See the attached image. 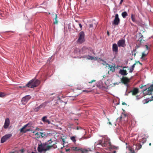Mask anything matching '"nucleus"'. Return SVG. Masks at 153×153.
Segmentation results:
<instances>
[{"instance_id": "nucleus-13", "label": "nucleus", "mask_w": 153, "mask_h": 153, "mask_svg": "<svg viewBox=\"0 0 153 153\" xmlns=\"http://www.w3.org/2000/svg\"><path fill=\"white\" fill-rule=\"evenodd\" d=\"M10 124V121L8 118H7L5 120L4 125L3 126L4 128L5 129H7L8 127Z\"/></svg>"}, {"instance_id": "nucleus-29", "label": "nucleus", "mask_w": 153, "mask_h": 153, "mask_svg": "<svg viewBox=\"0 0 153 153\" xmlns=\"http://www.w3.org/2000/svg\"><path fill=\"white\" fill-rule=\"evenodd\" d=\"M131 18L133 22H135V19L134 18V16L133 15V14H131Z\"/></svg>"}, {"instance_id": "nucleus-12", "label": "nucleus", "mask_w": 153, "mask_h": 153, "mask_svg": "<svg viewBox=\"0 0 153 153\" xmlns=\"http://www.w3.org/2000/svg\"><path fill=\"white\" fill-rule=\"evenodd\" d=\"M121 82L124 84H127L129 82L130 79L127 77L123 76L121 79Z\"/></svg>"}, {"instance_id": "nucleus-22", "label": "nucleus", "mask_w": 153, "mask_h": 153, "mask_svg": "<svg viewBox=\"0 0 153 153\" xmlns=\"http://www.w3.org/2000/svg\"><path fill=\"white\" fill-rule=\"evenodd\" d=\"M109 68V70L113 72H114L115 70V67L112 65H108V66Z\"/></svg>"}, {"instance_id": "nucleus-19", "label": "nucleus", "mask_w": 153, "mask_h": 153, "mask_svg": "<svg viewBox=\"0 0 153 153\" xmlns=\"http://www.w3.org/2000/svg\"><path fill=\"white\" fill-rule=\"evenodd\" d=\"M42 120L44 123H47L48 124L50 123V121L47 119L46 116H44L42 118Z\"/></svg>"}, {"instance_id": "nucleus-33", "label": "nucleus", "mask_w": 153, "mask_h": 153, "mask_svg": "<svg viewBox=\"0 0 153 153\" xmlns=\"http://www.w3.org/2000/svg\"><path fill=\"white\" fill-rule=\"evenodd\" d=\"M140 47V45H136L135 46V49L133 50V51L134 52H135L136 51V49Z\"/></svg>"}, {"instance_id": "nucleus-7", "label": "nucleus", "mask_w": 153, "mask_h": 153, "mask_svg": "<svg viewBox=\"0 0 153 153\" xmlns=\"http://www.w3.org/2000/svg\"><path fill=\"white\" fill-rule=\"evenodd\" d=\"M31 98V96L29 95H26L23 97L22 100V103L23 104H25Z\"/></svg>"}, {"instance_id": "nucleus-55", "label": "nucleus", "mask_w": 153, "mask_h": 153, "mask_svg": "<svg viewBox=\"0 0 153 153\" xmlns=\"http://www.w3.org/2000/svg\"><path fill=\"white\" fill-rule=\"evenodd\" d=\"M128 68V67H126V66H124V67H123V68Z\"/></svg>"}, {"instance_id": "nucleus-48", "label": "nucleus", "mask_w": 153, "mask_h": 153, "mask_svg": "<svg viewBox=\"0 0 153 153\" xmlns=\"http://www.w3.org/2000/svg\"><path fill=\"white\" fill-rule=\"evenodd\" d=\"M70 150H71V149H66V152H68V151H69Z\"/></svg>"}, {"instance_id": "nucleus-23", "label": "nucleus", "mask_w": 153, "mask_h": 153, "mask_svg": "<svg viewBox=\"0 0 153 153\" xmlns=\"http://www.w3.org/2000/svg\"><path fill=\"white\" fill-rule=\"evenodd\" d=\"M87 59L88 60H92L94 59L95 60H96L97 59L96 57H94L88 55H87Z\"/></svg>"}, {"instance_id": "nucleus-39", "label": "nucleus", "mask_w": 153, "mask_h": 153, "mask_svg": "<svg viewBox=\"0 0 153 153\" xmlns=\"http://www.w3.org/2000/svg\"><path fill=\"white\" fill-rule=\"evenodd\" d=\"M95 82V80H91L90 82H89L88 83H93V82Z\"/></svg>"}, {"instance_id": "nucleus-44", "label": "nucleus", "mask_w": 153, "mask_h": 153, "mask_svg": "<svg viewBox=\"0 0 153 153\" xmlns=\"http://www.w3.org/2000/svg\"><path fill=\"white\" fill-rule=\"evenodd\" d=\"M39 130H40V128H39L38 127H36V131H39Z\"/></svg>"}, {"instance_id": "nucleus-30", "label": "nucleus", "mask_w": 153, "mask_h": 153, "mask_svg": "<svg viewBox=\"0 0 153 153\" xmlns=\"http://www.w3.org/2000/svg\"><path fill=\"white\" fill-rule=\"evenodd\" d=\"M71 139L72 141L75 143L76 141V140L75 139V136H72L71 138Z\"/></svg>"}, {"instance_id": "nucleus-45", "label": "nucleus", "mask_w": 153, "mask_h": 153, "mask_svg": "<svg viewBox=\"0 0 153 153\" xmlns=\"http://www.w3.org/2000/svg\"><path fill=\"white\" fill-rule=\"evenodd\" d=\"M107 35H108V36H109V35H110L109 33V32L108 31H107Z\"/></svg>"}, {"instance_id": "nucleus-59", "label": "nucleus", "mask_w": 153, "mask_h": 153, "mask_svg": "<svg viewBox=\"0 0 153 153\" xmlns=\"http://www.w3.org/2000/svg\"><path fill=\"white\" fill-rule=\"evenodd\" d=\"M33 133H34V131H33Z\"/></svg>"}, {"instance_id": "nucleus-36", "label": "nucleus", "mask_w": 153, "mask_h": 153, "mask_svg": "<svg viewBox=\"0 0 153 153\" xmlns=\"http://www.w3.org/2000/svg\"><path fill=\"white\" fill-rule=\"evenodd\" d=\"M87 55H84L83 56H82L81 57V58H86L87 59Z\"/></svg>"}, {"instance_id": "nucleus-43", "label": "nucleus", "mask_w": 153, "mask_h": 153, "mask_svg": "<svg viewBox=\"0 0 153 153\" xmlns=\"http://www.w3.org/2000/svg\"><path fill=\"white\" fill-rule=\"evenodd\" d=\"M20 151L21 152V153H23L24 152V150L23 149H21L20 150Z\"/></svg>"}, {"instance_id": "nucleus-37", "label": "nucleus", "mask_w": 153, "mask_h": 153, "mask_svg": "<svg viewBox=\"0 0 153 153\" xmlns=\"http://www.w3.org/2000/svg\"><path fill=\"white\" fill-rule=\"evenodd\" d=\"M129 150H130V152L131 153V152H133V151H134V149H133L132 148H129Z\"/></svg>"}, {"instance_id": "nucleus-2", "label": "nucleus", "mask_w": 153, "mask_h": 153, "mask_svg": "<svg viewBox=\"0 0 153 153\" xmlns=\"http://www.w3.org/2000/svg\"><path fill=\"white\" fill-rule=\"evenodd\" d=\"M47 143H42L40 142V144H38L37 150L39 152L41 153L43 152H45L49 150L50 146H47Z\"/></svg>"}, {"instance_id": "nucleus-28", "label": "nucleus", "mask_w": 153, "mask_h": 153, "mask_svg": "<svg viewBox=\"0 0 153 153\" xmlns=\"http://www.w3.org/2000/svg\"><path fill=\"white\" fill-rule=\"evenodd\" d=\"M127 115L125 113H122V114L121 115V116L120 117V119H122V118H124L126 117L127 116Z\"/></svg>"}, {"instance_id": "nucleus-11", "label": "nucleus", "mask_w": 153, "mask_h": 153, "mask_svg": "<svg viewBox=\"0 0 153 153\" xmlns=\"http://www.w3.org/2000/svg\"><path fill=\"white\" fill-rule=\"evenodd\" d=\"M126 41L124 39H122L119 40L117 42V45L119 47H125Z\"/></svg>"}, {"instance_id": "nucleus-5", "label": "nucleus", "mask_w": 153, "mask_h": 153, "mask_svg": "<svg viewBox=\"0 0 153 153\" xmlns=\"http://www.w3.org/2000/svg\"><path fill=\"white\" fill-rule=\"evenodd\" d=\"M79 38L77 40L78 43L82 44L85 41V34L83 31L80 32L78 34Z\"/></svg>"}, {"instance_id": "nucleus-40", "label": "nucleus", "mask_w": 153, "mask_h": 153, "mask_svg": "<svg viewBox=\"0 0 153 153\" xmlns=\"http://www.w3.org/2000/svg\"><path fill=\"white\" fill-rule=\"evenodd\" d=\"M145 47H146V51H148V50H149V47L147 45H145Z\"/></svg>"}, {"instance_id": "nucleus-60", "label": "nucleus", "mask_w": 153, "mask_h": 153, "mask_svg": "<svg viewBox=\"0 0 153 153\" xmlns=\"http://www.w3.org/2000/svg\"><path fill=\"white\" fill-rule=\"evenodd\" d=\"M28 153H30L29 152H28Z\"/></svg>"}, {"instance_id": "nucleus-54", "label": "nucleus", "mask_w": 153, "mask_h": 153, "mask_svg": "<svg viewBox=\"0 0 153 153\" xmlns=\"http://www.w3.org/2000/svg\"><path fill=\"white\" fill-rule=\"evenodd\" d=\"M108 123H109V124L110 125H112V124H111V122H108Z\"/></svg>"}, {"instance_id": "nucleus-57", "label": "nucleus", "mask_w": 153, "mask_h": 153, "mask_svg": "<svg viewBox=\"0 0 153 153\" xmlns=\"http://www.w3.org/2000/svg\"><path fill=\"white\" fill-rule=\"evenodd\" d=\"M143 86H142L140 87V88H143Z\"/></svg>"}, {"instance_id": "nucleus-31", "label": "nucleus", "mask_w": 153, "mask_h": 153, "mask_svg": "<svg viewBox=\"0 0 153 153\" xmlns=\"http://www.w3.org/2000/svg\"><path fill=\"white\" fill-rule=\"evenodd\" d=\"M103 141L102 140H100L97 142L98 144L101 145L102 146V144H103Z\"/></svg>"}, {"instance_id": "nucleus-46", "label": "nucleus", "mask_w": 153, "mask_h": 153, "mask_svg": "<svg viewBox=\"0 0 153 153\" xmlns=\"http://www.w3.org/2000/svg\"><path fill=\"white\" fill-rule=\"evenodd\" d=\"M133 52H134V51H132V55H134V56L135 57V56H136V53H134V54H133Z\"/></svg>"}, {"instance_id": "nucleus-16", "label": "nucleus", "mask_w": 153, "mask_h": 153, "mask_svg": "<svg viewBox=\"0 0 153 153\" xmlns=\"http://www.w3.org/2000/svg\"><path fill=\"white\" fill-rule=\"evenodd\" d=\"M53 141H52L51 139L50 140H48V141L45 142V143H47V145L48 146H50V147L49 148V150L53 147V145L54 144H52V143Z\"/></svg>"}, {"instance_id": "nucleus-3", "label": "nucleus", "mask_w": 153, "mask_h": 153, "mask_svg": "<svg viewBox=\"0 0 153 153\" xmlns=\"http://www.w3.org/2000/svg\"><path fill=\"white\" fill-rule=\"evenodd\" d=\"M102 146L109 148L110 149H117L118 148L117 147L111 145L110 140L109 138H107L104 140L103 144H102Z\"/></svg>"}, {"instance_id": "nucleus-18", "label": "nucleus", "mask_w": 153, "mask_h": 153, "mask_svg": "<svg viewBox=\"0 0 153 153\" xmlns=\"http://www.w3.org/2000/svg\"><path fill=\"white\" fill-rule=\"evenodd\" d=\"M149 52V51H145L143 52L142 53L141 59H143L144 57H145L148 55Z\"/></svg>"}, {"instance_id": "nucleus-8", "label": "nucleus", "mask_w": 153, "mask_h": 153, "mask_svg": "<svg viewBox=\"0 0 153 153\" xmlns=\"http://www.w3.org/2000/svg\"><path fill=\"white\" fill-rule=\"evenodd\" d=\"M71 150L78 152H82V153H83L84 152V151L82 148L78 147L73 146L71 147Z\"/></svg>"}, {"instance_id": "nucleus-52", "label": "nucleus", "mask_w": 153, "mask_h": 153, "mask_svg": "<svg viewBox=\"0 0 153 153\" xmlns=\"http://www.w3.org/2000/svg\"><path fill=\"white\" fill-rule=\"evenodd\" d=\"M122 104L123 105H126V104L124 102H123Z\"/></svg>"}, {"instance_id": "nucleus-50", "label": "nucleus", "mask_w": 153, "mask_h": 153, "mask_svg": "<svg viewBox=\"0 0 153 153\" xmlns=\"http://www.w3.org/2000/svg\"><path fill=\"white\" fill-rule=\"evenodd\" d=\"M137 62V63H139V64H140V65H142V64L141 63H140V61H138L137 62H136V63Z\"/></svg>"}, {"instance_id": "nucleus-53", "label": "nucleus", "mask_w": 153, "mask_h": 153, "mask_svg": "<svg viewBox=\"0 0 153 153\" xmlns=\"http://www.w3.org/2000/svg\"><path fill=\"white\" fill-rule=\"evenodd\" d=\"M116 153V151H114L113 152H112V153Z\"/></svg>"}, {"instance_id": "nucleus-9", "label": "nucleus", "mask_w": 153, "mask_h": 153, "mask_svg": "<svg viewBox=\"0 0 153 153\" xmlns=\"http://www.w3.org/2000/svg\"><path fill=\"white\" fill-rule=\"evenodd\" d=\"M120 22V19L119 18L118 14L115 15V18L112 22L113 25H118Z\"/></svg>"}, {"instance_id": "nucleus-6", "label": "nucleus", "mask_w": 153, "mask_h": 153, "mask_svg": "<svg viewBox=\"0 0 153 153\" xmlns=\"http://www.w3.org/2000/svg\"><path fill=\"white\" fill-rule=\"evenodd\" d=\"M49 133L45 131H43V132H40L39 133L37 132L36 133L35 135H37L38 137L37 138H39L40 137L42 138H45L47 137V136L48 135Z\"/></svg>"}, {"instance_id": "nucleus-41", "label": "nucleus", "mask_w": 153, "mask_h": 153, "mask_svg": "<svg viewBox=\"0 0 153 153\" xmlns=\"http://www.w3.org/2000/svg\"><path fill=\"white\" fill-rule=\"evenodd\" d=\"M82 91L84 92H90V91H88L87 90H83Z\"/></svg>"}, {"instance_id": "nucleus-47", "label": "nucleus", "mask_w": 153, "mask_h": 153, "mask_svg": "<svg viewBox=\"0 0 153 153\" xmlns=\"http://www.w3.org/2000/svg\"><path fill=\"white\" fill-rule=\"evenodd\" d=\"M123 0H121L120 3V4H122L123 1Z\"/></svg>"}, {"instance_id": "nucleus-51", "label": "nucleus", "mask_w": 153, "mask_h": 153, "mask_svg": "<svg viewBox=\"0 0 153 153\" xmlns=\"http://www.w3.org/2000/svg\"><path fill=\"white\" fill-rule=\"evenodd\" d=\"M39 131H41L42 132H43V131H44L43 130V129H42V128H40V130H39Z\"/></svg>"}, {"instance_id": "nucleus-15", "label": "nucleus", "mask_w": 153, "mask_h": 153, "mask_svg": "<svg viewBox=\"0 0 153 153\" xmlns=\"http://www.w3.org/2000/svg\"><path fill=\"white\" fill-rule=\"evenodd\" d=\"M129 92L132 93V95H135L139 92L138 89L137 88H134L133 90H131Z\"/></svg>"}, {"instance_id": "nucleus-35", "label": "nucleus", "mask_w": 153, "mask_h": 153, "mask_svg": "<svg viewBox=\"0 0 153 153\" xmlns=\"http://www.w3.org/2000/svg\"><path fill=\"white\" fill-rule=\"evenodd\" d=\"M61 139L62 140V141L63 142V144H64L65 143V139L64 138H62V137H61Z\"/></svg>"}, {"instance_id": "nucleus-14", "label": "nucleus", "mask_w": 153, "mask_h": 153, "mask_svg": "<svg viewBox=\"0 0 153 153\" xmlns=\"http://www.w3.org/2000/svg\"><path fill=\"white\" fill-rule=\"evenodd\" d=\"M47 103V102H45L38 107L35 108L34 109V111L36 112L38 111L39 110V109L42 108V107H45L46 106Z\"/></svg>"}, {"instance_id": "nucleus-24", "label": "nucleus", "mask_w": 153, "mask_h": 153, "mask_svg": "<svg viewBox=\"0 0 153 153\" xmlns=\"http://www.w3.org/2000/svg\"><path fill=\"white\" fill-rule=\"evenodd\" d=\"M136 64V63H135L131 67V68H130L129 71V72L130 73H132L133 70L134 69V68L135 67V65Z\"/></svg>"}, {"instance_id": "nucleus-25", "label": "nucleus", "mask_w": 153, "mask_h": 153, "mask_svg": "<svg viewBox=\"0 0 153 153\" xmlns=\"http://www.w3.org/2000/svg\"><path fill=\"white\" fill-rule=\"evenodd\" d=\"M57 16L56 14H55V18L54 19V21L53 22L54 24H57L58 23V21L57 19Z\"/></svg>"}, {"instance_id": "nucleus-34", "label": "nucleus", "mask_w": 153, "mask_h": 153, "mask_svg": "<svg viewBox=\"0 0 153 153\" xmlns=\"http://www.w3.org/2000/svg\"><path fill=\"white\" fill-rule=\"evenodd\" d=\"M5 95V93L3 92H0V97H3Z\"/></svg>"}, {"instance_id": "nucleus-10", "label": "nucleus", "mask_w": 153, "mask_h": 153, "mask_svg": "<svg viewBox=\"0 0 153 153\" xmlns=\"http://www.w3.org/2000/svg\"><path fill=\"white\" fill-rule=\"evenodd\" d=\"M12 136V134H7L3 136L1 139V143H3L7 140L8 139L10 138Z\"/></svg>"}, {"instance_id": "nucleus-20", "label": "nucleus", "mask_w": 153, "mask_h": 153, "mask_svg": "<svg viewBox=\"0 0 153 153\" xmlns=\"http://www.w3.org/2000/svg\"><path fill=\"white\" fill-rule=\"evenodd\" d=\"M119 73L122 75H126L128 74L127 73L126 71L125 70H120L119 72Z\"/></svg>"}, {"instance_id": "nucleus-56", "label": "nucleus", "mask_w": 153, "mask_h": 153, "mask_svg": "<svg viewBox=\"0 0 153 153\" xmlns=\"http://www.w3.org/2000/svg\"><path fill=\"white\" fill-rule=\"evenodd\" d=\"M76 129L77 130H79V127H77Z\"/></svg>"}, {"instance_id": "nucleus-17", "label": "nucleus", "mask_w": 153, "mask_h": 153, "mask_svg": "<svg viewBox=\"0 0 153 153\" xmlns=\"http://www.w3.org/2000/svg\"><path fill=\"white\" fill-rule=\"evenodd\" d=\"M112 50L114 52L117 53L118 51V48L116 44L114 43L112 45Z\"/></svg>"}, {"instance_id": "nucleus-49", "label": "nucleus", "mask_w": 153, "mask_h": 153, "mask_svg": "<svg viewBox=\"0 0 153 153\" xmlns=\"http://www.w3.org/2000/svg\"><path fill=\"white\" fill-rule=\"evenodd\" d=\"M88 49L91 51H93V50L91 48H88Z\"/></svg>"}, {"instance_id": "nucleus-42", "label": "nucleus", "mask_w": 153, "mask_h": 153, "mask_svg": "<svg viewBox=\"0 0 153 153\" xmlns=\"http://www.w3.org/2000/svg\"><path fill=\"white\" fill-rule=\"evenodd\" d=\"M89 25L90 28L92 27H93V25L92 24H89Z\"/></svg>"}, {"instance_id": "nucleus-21", "label": "nucleus", "mask_w": 153, "mask_h": 153, "mask_svg": "<svg viewBox=\"0 0 153 153\" xmlns=\"http://www.w3.org/2000/svg\"><path fill=\"white\" fill-rule=\"evenodd\" d=\"M87 50H88V48L84 47L82 48L80 52L82 54H85L87 52Z\"/></svg>"}, {"instance_id": "nucleus-26", "label": "nucleus", "mask_w": 153, "mask_h": 153, "mask_svg": "<svg viewBox=\"0 0 153 153\" xmlns=\"http://www.w3.org/2000/svg\"><path fill=\"white\" fill-rule=\"evenodd\" d=\"M122 16L123 18H125L128 16V14L126 12L124 11L122 13Z\"/></svg>"}, {"instance_id": "nucleus-4", "label": "nucleus", "mask_w": 153, "mask_h": 153, "mask_svg": "<svg viewBox=\"0 0 153 153\" xmlns=\"http://www.w3.org/2000/svg\"><path fill=\"white\" fill-rule=\"evenodd\" d=\"M33 123L31 122H30L27 124L24 125L22 128L20 129L21 132L25 133L27 131H30L31 129L30 128L32 127Z\"/></svg>"}, {"instance_id": "nucleus-58", "label": "nucleus", "mask_w": 153, "mask_h": 153, "mask_svg": "<svg viewBox=\"0 0 153 153\" xmlns=\"http://www.w3.org/2000/svg\"><path fill=\"white\" fill-rule=\"evenodd\" d=\"M151 143H150L149 144V146H151Z\"/></svg>"}, {"instance_id": "nucleus-32", "label": "nucleus", "mask_w": 153, "mask_h": 153, "mask_svg": "<svg viewBox=\"0 0 153 153\" xmlns=\"http://www.w3.org/2000/svg\"><path fill=\"white\" fill-rule=\"evenodd\" d=\"M101 61H102L103 62V63H102V64L104 65H108V64L105 61H104L103 60H102Z\"/></svg>"}, {"instance_id": "nucleus-27", "label": "nucleus", "mask_w": 153, "mask_h": 153, "mask_svg": "<svg viewBox=\"0 0 153 153\" xmlns=\"http://www.w3.org/2000/svg\"><path fill=\"white\" fill-rule=\"evenodd\" d=\"M143 37V36L142 34H140V37L139 38L138 40L140 43H143L144 41V40L142 39Z\"/></svg>"}, {"instance_id": "nucleus-1", "label": "nucleus", "mask_w": 153, "mask_h": 153, "mask_svg": "<svg viewBox=\"0 0 153 153\" xmlns=\"http://www.w3.org/2000/svg\"><path fill=\"white\" fill-rule=\"evenodd\" d=\"M40 82V81L38 80L32 79L30 80L25 86H19V88H25L27 86L29 88H33L38 86Z\"/></svg>"}, {"instance_id": "nucleus-38", "label": "nucleus", "mask_w": 153, "mask_h": 153, "mask_svg": "<svg viewBox=\"0 0 153 153\" xmlns=\"http://www.w3.org/2000/svg\"><path fill=\"white\" fill-rule=\"evenodd\" d=\"M79 26L80 28V30H82V25L81 23H79Z\"/></svg>"}]
</instances>
